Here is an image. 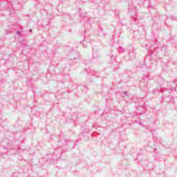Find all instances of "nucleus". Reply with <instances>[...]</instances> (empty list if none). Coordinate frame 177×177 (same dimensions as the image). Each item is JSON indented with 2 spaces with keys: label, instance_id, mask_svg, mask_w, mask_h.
Here are the masks:
<instances>
[{
  "label": "nucleus",
  "instance_id": "1",
  "mask_svg": "<svg viewBox=\"0 0 177 177\" xmlns=\"http://www.w3.org/2000/svg\"><path fill=\"white\" fill-rule=\"evenodd\" d=\"M128 50L130 60H132V59H135V57H136V53H135V48H133V47L132 46H129L128 48Z\"/></svg>",
  "mask_w": 177,
  "mask_h": 177
},
{
  "label": "nucleus",
  "instance_id": "2",
  "mask_svg": "<svg viewBox=\"0 0 177 177\" xmlns=\"http://www.w3.org/2000/svg\"><path fill=\"white\" fill-rule=\"evenodd\" d=\"M111 63H112L113 67H115V68H118V67H120V64L118 62H114V60H115V56L111 55Z\"/></svg>",
  "mask_w": 177,
  "mask_h": 177
},
{
  "label": "nucleus",
  "instance_id": "3",
  "mask_svg": "<svg viewBox=\"0 0 177 177\" xmlns=\"http://www.w3.org/2000/svg\"><path fill=\"white\" fill-rule=\"evenodd\" d=\"M93 57L94 59H97V57H99V53H97V51L93 52Z\"/></svg>",
  "mask_w": 177,
  "mask_h": 177
},
{
  "label": "nucleus",
  "instance_id": "4",
  "mask_svg": "<svg viewBox=\"0 0 177 177\" xmlns=\"http://www.w3.org/2000/svg\"><path fill=\"white\" fill-rule=\"evenodd\" d=\"M81 44L83 45L84 48H86V44H88L86 41L84 40Z\"/></svg>",
  "mask_w": 177,
  "mask_h": 177
},
{
  "label": "nucleus",
  "instance_id": "5",
  "mask_svg": "<svg viewBox=\"0 0 177 177\" xmlns=\"http://www.w3.org/2000/svg\"><path fill=\"white\" fill-rule=\"evenodd\" d=\"M118 52L120 53H122L123 52H125V50H124V48H119Z\"/></svg>",
  "mask_w": 177,
  "mask_h": 177
},
{
  "label": "nucleus",
  "instance_id": "6",
  "mask_svg": "<svg viewBox=\"0 0 177 177\" xmlns=\"http://www.w3.org/2000/svg\"><path fill=\"white\" fill-rule=\"evenodd\" d=\"M74 55H75V57H74V59L75 60V59H78V57H80L78 55V54H73V56H74Z\"/></svg>",
  "mask_w": 177,
  "mask_h": 177
},
{
  "label": "nucleus",
  "instance_id": "7",
  "mask_svg": "<svg viewBox=\"0 0 177 177\" xmlns=\"http://www.w3.org/2000/svg\"><path fill=\"white\" fill-rule=\"evenodd\" d=\"M123 95H124V96H127V95H128V92L124 91V92H123Z\"/></svg>",
  "mask_w": 177,
  "mask_h": 177
},
{
  "label": "nucleus",
  "instance_id": "8",
  "mask_svg": "<svg viewBox=\"0 0 177 177\" xmlns=\"http://www.w3.org/2000/svg\"><path fill=\"white\" fill-rule=\"evenodd\" d=\"M17 35H20L21 34V32L20 30L17 31Z\"/></svg>",
  "mask_w": 177,
  "mask_h": 177
},
{
  "label": "nucleus",
  "instance_id": "9",
  "mask_svg": "<svg viewBox=\"0 0 177 177\" xmlns=\"http://www.w3.org/2000/svg\"><path fill=\"white\" fill-rule=\"evenodd\" d=\"M29 32H32V30L30 29Z\"/></svg>",
  "mask_w": 177,
  "mask_h": 177
}]
</instances>
